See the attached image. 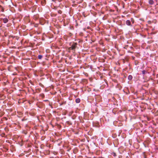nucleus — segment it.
Returning <instances> with one entry per match:
<instances>
[{"mask_svg":"<svg viewBox=\"0 0 158 158\" xmlns=\"http://www.w3.org/2000/svg\"><path fill=\"white\" fill-rule=\"evenodd\" d=\"M77 43H73L71 46L69 48V50H74L77 48Z\"/></svg>","mask_w":158,"mask_h":158,"instance_id":"1","label":"nucleus"},{"mask_svg":"<svg viewBox=\"0 0 158 158\" xmlns=\"http://www.w3.org/2000/svg\"><path fill=\"white\" fill-rule=\"evenodd\" d=\"M36 110L35 109L31 110L29 112V114L31 116H34L36 113Z\"/></svg>","mask_w":158,"mask_h":158,"instance_id":"2","label":"nucleus"},{"mask_svg":"<svg viewBox=\"0 0 158 158\" xmlns=\"http://www.w3.org/2000/svg\"><path fill=\"white\" fill-rule=\"evenodd\" d=\"M39 18V15L38 14H36L34 15L33 18L35 20H37Z\"/></svg>","mask_w":158,"mask_h":158,"instance_id":"3","label":"nucleus"},{"mask_svg":"<svg viewBox=\"0 0 158 158\" xmlns=\"http://www.w3.org/2000/svg\"><path fill=\"white\" fill-rule=\"evenodd\" d=\"M126 24L128 26H131V21L129 20H127L126 21Z\"/></svg>","mask_w":158,"mask_h":158,"instance_id":"4","label":"nucleus"},{"mask_svg":"<svg viewBox=\"0 0 158 158\" xmlns=\"http://www.w3.org/2000/svg\"><path fill=\"white\" fill-rule=\"evenodd\" d=\"M4 23H6L8 22V20L7 18H5L2 19Z\"/></svg>","mask_w":158,"mask_h":158,"instance_id":"5","label":"nucleus"},{"mask_svg":"<svg viewBox=\"0 0 158 158\" xmlns=\"http://www.w3.org/2000/svg\"><path fill=\"white\" fill-rule=\"evenodd\" d=\"M148 2L149 4L151 5L153 4L154 3V2L153 0H149Z\"/></svg>","mask_w":158,"mask_h":158,"instance_id":"6","label":"nucleus"},{"mask_svg":"<svg viewBox=\"0 0 158 158\" xmlns=\"http://www.w3.org/2000/svg\"><path fill=\"white\" fill-rule=\"evenodd\" d=\"M66 124L68 125H71L72 124V123L70 121H67L66 122Z\"/></svg>","mask_w":158,"mask_h":158,"instance_id":"7","label":"nucleus"},{"mask_svg":"<svg viewBox=\"0 0 158 158\" xmlns=\"http://www.w3.org/2000/svg\"><path fill=\"white\" fill-rule=\"evenodd\" d=\"M132 76L131 75H129L128 77V79L129 80H132Z\"/></svg>","mask_w":158,"mask_h":158,"instance_id":"8","label":"nucleus"},{"mask_svg":"<svg viewBox=\"0 0 158 158\" xmlns=\"http://www.w3.org/2000/svg\"><path fill=\"white\" fill-rule=\"evenodd\" d=\"M80 99L79 98H77L76 99V102L77 103H78L80 102Z\"/></svg>","mask_w":158,"mask_h":158,"instance_id":"9","label":"nucleus"},{"mask_svg":"<svg viewBox=\"0 0 158 158\" xmlns=\"http://www.w3.org/2000/svg\"><path fill=\"white\" fill-rule=\"evenodd\" d=\"M143 156L144 158H147V156L146 155V153L145 152H143Z\"/></svg>","mask_w":158,"mask_h":158,"instance_id":"10","label":"nucleus"},{"mask_svg":"<svg viewBox=\"0 0 158 158\" xmlns=\"http://www.w3.org/2000/svg\"><path fill=\"white\" fill-rule=\"evenodd\" d=\"M43 57V56L41 55H39L38 56V58L39 59H41Z\"/></svg>","mask_w":158,"mask_h":158,"instance_id":"11","label":"nucleus"},{"mask_svg":"<svg viewBox=\"0 0 158 158\" xmlns=\"http://www.w3.org/2000/svg\"><path fill=\"white\" fill-rule=\"evenodd\" d=\"M142 73L143 74H145L147 73V71L145 70H144L142 71Z\"/></svg>","mask_w":158,"mask_h":158,"instance_id":"12","label":"nucleus"},{"mask_svg":"<svg viewBox=\"0 0 158 158\" xmlns=\"http://www.w3.org/2000/svg\"><path fill=\"white\" fill-rule=\"evenodd\" d=\"M131 21L132 22V23H134V19L132 18H131Z\"/></svg>","mask_w":158,"mask_h":158,"instance_id":"13","label":"nucleus"},{"mask_svg":"<svg viewBox=\"0 0 158 158\" xmlns=\"http://www.w3.org/2000/svg\"><path fill=\"white\" fill-rule=\"evenodd\" d=\"M0 8H2L1 11L2 12H3L4 11L3 8V7H2V6H1V5H0Z\"/></svg>","mask_w":158,"mask_h":158,"instance_id":"14","label":"nucleus"},{"mask_svg":"<svg viewBox=\"0 0 158 158\" xmlns=\"http://www.w3.org/2000/svg\"><path fill=\"white\" fill-rule=\"evenodd\" d=\"M58 12L59 14H61L62 13V12L61 10H59L58 11Z\"/></svg>","mask_w":158,"mask_h":158,"instance_id":"15","label":"nucleus"},{"mask_svg":"<svg viewBox=\"0 0 158 158\" xmlns=\"http://www.w3.org/2000/svg\"><path fill=\"white\" fill-rule=\"evenodd\" d=\"M135 65H137L138 64V63H137L136 61L135 62Z\"/></svg>","mask_w":158,"mask_h":158,"instance_id":"16","label":"nucleus"},{"mask_svg":"<svg viewBox=\"0 0 158 158\" xmlns=\"http://www.w3.org/2000/svg\"><path fill=\"white\" fill-rule=\"evenodd\" d=\"M116 156V154L115 153H114V156Z\"/></svg>","mask_w":158,"mask_h":158,"instance_id":"17","label":"nucleus"},{"mask_svg":"<svg viewBox=\"0 0 158 158\" xmlns=\"http://www.w3.org/2000/svg\"><path fill=\"white\" fill-rule=\"evenodd\" d=\"M48 101V100H46L44 101Z\"/></svg>","mask_w":158,"mask_h":158,"instance_id":"18","label":"nucleus"},{"mask_svg":"<svg viewBox=\"0 0 158 158\" xmlns=\"http://www.w3.org/2000/svg\"><path fill=\"white\" fill-rule=\"evenodd\" d=\"M120 126H121V124H120Z\"/></svg>","mask_w":158,"mask_h":158,"instance_id":"19","label":"nucleus"}]
</instances>
